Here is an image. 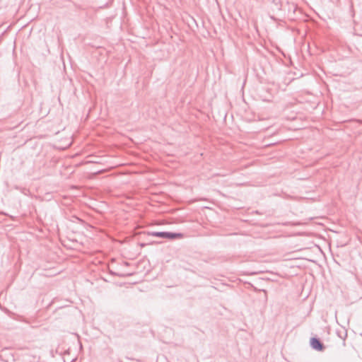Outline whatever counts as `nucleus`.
Returning a JSON list of instances; mask_svg holds the SVG:
<instances>
[{
    "instance_id": "1",
    "label": "nucleus",
    "mask_w": 362,
    "mask_h": 362,
    "mask_svg": "<svg viewBox=\"0 0 362 362\" xmlns=\"http://www.w3.org/2000/svg\"><path fill=\"white\" fill-rule=\"evenodd\" d=\"M152 235L163 238H168V239H180V238H182L184 237L182 233H165V232L153 233Z\"/></svg>"
},
{
    "instance_id": "2",
    "label": "nucleus",
    "mask_w": 362,
    "mask_h": 362,
    "mask_svg": "<svg viewBox=\"0 0 362 362\" xmlns=\"http://www.w3.org/2000/svg\"><path fill=\"white\" fill-rule=\"evenodd\" d=\"M310 344H311L312 347L316 350L322 351L323 349L322 344L320 343V341L318 339H317L315 338H313L311 339Z\"/></svg>"
}]
</instances>
